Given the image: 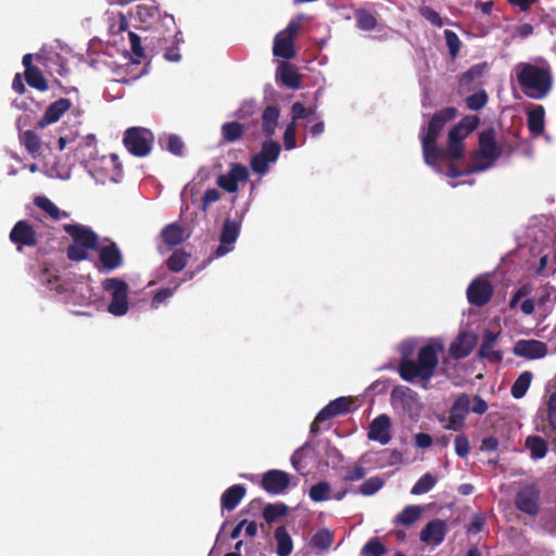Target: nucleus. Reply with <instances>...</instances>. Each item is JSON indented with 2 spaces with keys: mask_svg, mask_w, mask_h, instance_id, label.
<instances>
[{
  "mask_svg": "<svg viewBox=\"0 0 556 556\" xmlns=\"http://www.w3.org/2000/svg\"><path fill=\"white\" fill-rule=\"evenodd\" d=\"M413 346L403 343L401 346L402 358L399 364V375L407 382H413L419 379L422 382V388L428 389L431 378L434 376L435 369L439 364V353L443 351L441 343H428L421 346L417 354V361L409 358Z\"/></svg>",
  "mask_w": 556,
  "mask_h": 556,
  "instance_id": "f257e3e1",
  "label": "nucleus"
},
{
  "mask_svg": "<svg viewBox=\"0 0 556 556\" xmlns=\"http://www.w3.org/2000/svg\"><path fill=\"white\" fill-rule=\"evenodd\" d=\"M457 115V109L454 106L444 108L435 112L427 126L421 127L420 139L422 154L426 164L435 166L441 160L443 152L437 144L438 138L444 126L453 121Z\"/></svg>",
  "mask_w": 556,
  "mask_h": 556,
  "instance_id": "f03ea898",
  "label": "nucleus"
},
{
  "mask_svg": "<svg viewBox=\"0 0 556 556\" xmlns=\"http://www.w3.org/2000/svg\"><path fill=\"white\" fill-rule=\"evenodd\" d=\"M63 229L73 239L66 249L70 261H85L89 257V250H98L99 236L91 228L80 224H65Z\"/></svg>",
  "mask_w": 556,
  "mask_h": 556,
  "instance_id": "7ed1b4c3",
  "label": "nucleus"
},
{
  "mask_svg": "<svg viewBox=\"0 0 556 556\" xmlns=\"http://www.w3.org/2000/svg\"><path fill=\"white\" fill-rule=\"evenodd\" d=\"M36 62L46 70H72V67H81L89 62L83 55L64 51L59 53L52 48L42 47L36 53Z\"/></svg>",
  "mask_w": 556,
  "mask_h": 556,
  "instance_id": "20e7f679",
  "label": "nucleus"
},
{
  "mask_svg": "<svg viewBox=\"0 0 556 556\" xmlns=\"http://www.w3.org/2000/svg\"><path fill=\"white\" fill-rule=\"evenodd\" d=\"M517 80L522 92L531 99H543L552 89L551 72H518Z\"/></svg>",
  "mask_w": 556,
  "mask_h": 556,
  "instance_id": "39448f33",
  "label": "nucleus"
},
{
  "mask_svg": "<svg viewBox=\"0 0 556 556\" xmlns=\"http://www.w3.org/2000/svg\"><path fill=\"white\" fill-rule=\"evenodd\" d=\"M154 142L153 132L144 127H129L123 136V144L134 156L144 157L150 154Z\"/></svg>",
  "mask_w": 556,
  "mask_h": 556,
  "instance_id": "423d86ee",
  "label": "nucleus"
},
{
  "mask_svg": "<svg viewBox=\"0 0 556 556\" xmlns=\"http://www.w3.org/2000/svg\"><path fill=\"white\" fill-rule=\"evenodd\" d=\"M104 291L109 292L112 301L108 311L114 316H123L128 312V285L121 278H106L102 282Z\"/></svg>",
  "mask_w": 556,
  "mask_h": 556,
  "instance_id": "0eeeda50",
  "label": "nucleus"
},
{
  "mask_svg": "<svg viewBox=\"0 0 556 556\" xmlns=\"http://www.w3.org/2000/svg\"><path fill=\"white\" fill-rule=\"evenodd\" d=\"M301 23L291 21L274 39L273 53L275 56L290 60L295 55L294 40L300 31Z\"/></svg>",
  "mask_w": 556,
  "mask_h": 556,
  "instance_id": "6e6552de",
  "label": "nucleus"
},
{
  "mask_svg": "<svg viewBox=\"0 0 556 556\" xmlns=\"http://www.w3.org/2000/svg\"><path fill=\"white\" fill-rule=\"evenodd\" d=\"M281 152L278 141L267 140L262 143L261 151L251 157V169L258 174L265 175L268 172L269 163H275Z\"/></svg>",
  "mask_w": 556,
  "mask_h": 556,
  "instance_id": "1a4fd4ad",
  "label": "nucleus"
},
{
  "mask_svg": "<svg viewBox=\"0 0 556 556\" xmlns=\"http://www.w3.org/2000/svg\"><path fill=\"white\" fill-rule=\"evenodd\" d=\"M540 489L533 483L527 484L517 492L515 506L518 510L534 517L540 511Z\"/></svg>",
  "mask_w": 556,
  "mask_h": 556,
  "instance_id": "9d476101",
  "label": "nucleus"
},
{
  "mask_svg": "<svg viewBox=\"0 0 556 556\" xmlns=\"http://www.w3.org/2000/svg\"><path fill=\"white\" fill-rule=\"evenodd\" d=\"M471 399L467 393H460L454 400L445 429L460 431L465 427V420L470 412Z\"/></svg>",
  "mask_w": 556,
  "mask_h": 556,
  "instance_id": "9b49d317",
  "label": "nucleus"
},
{
  "mask_svg": "<svg viewBox=\"0 0 556 556\" xmlns=\"http://www.w3.org/2000/svg\"><path fill=\"white\" fill-rule=\"evenodd\" d=\"M494 293L492 283L484 278L473 279L466 291L468 302L475 306H484Z\"/></svg>",
  "mask_w": 556,
  "mask_h": 556,
  "instance_id": "f8f14e48",
  "label": "nucleus"
},
{
  "mask_svg": "<svg viewBox=\"0 0 556 556\" xmlns=\"http://www.w3.org/2000/svg\"><path fill=\"white\" fill-rule=\"evenodd\" d=\"M261 485L268 494H282L290 485V477L286 471L270 469L263 475Z\"/></svg>",
  "mask_w": 556,
  "mask_h": 556,
  "instance_id": "ddd939ff",
  "label": "nucleus"
},
{
  "mask_svg": "<svg viewBox=\"0 0 556 556\" xmlns=\"http://www.w3.org/2000/svg\"><path fill=\"white\" fill-rule=\"evenodd\" d=\"M479 152L482 159L490 164L494 163L503 153L496 143V132L493 127L482 130L479 134Z\"/></svg>",
  "mask_w": 556,
  "mask_h": 556,
  "instance_id": "4468645a",
  "label": "nucleus"
},
{
  "mask_svg": "<svg viewBox=\"0 0 556 556\" xmlns=\"http://www.w3.org/2000/svg\"><path fill=\"white\" fill-rule=\"evenodd\" d=\"M10 240L16 244L21 252L23 247H35L38 242L37 233L27 220H18L10 232Z\"/></svg>",
  "mask_w": 556,
  "mask_h": 556,
  "instance_id": "2eb2a0df",
  "label": "nucleus"
},
{
  "mask_svg": "<svg viewBox=\"0 0 556 556\" xmlns=\"http://www.w3.org/2000/svg\"><path fill=\"white\" fill-rule=\"evenodd\" d=\"M447 533V525L444 520L435 518L430 520L420 531L419 539L431 546L440 545Z\"/></svg>",
  "mask_w": 556,
  "mask_h": 556,
  "instance_id": "dca6fc26",
  "label": "nucleus"
},
{
  "mask_svg": "<svg viewBox=\"0 0 556 556\" xmlns=\"http://www.w3.org/2000/svg\"><path fill=\"white\" fill-rule=\"evenodd\" d=\"M546 343L539 340H518L513 349V353L519 357L528 359H540L547 354Z\"/></svg>",
  "mask_w": 556,
  "mask_h": 556,
  "instance_id": "f3484780",
  "label": "nucleus"
},
{
  "mask_svg": "<svg viewBox=\"0 0 556 556\" xmlns=\"http://www.w3.org/2000/svg\"><path fill=\"white\" fill-rule=\"evenodd\" d=\"M240 225L230 218H227L222 228L219 237V245L215 250V256L220 257L233 249V243L238 239Z\"/></svg>",
  "mask_w": 556,
  "mask_h": 556,
  "instance_id": "a211bd4d",
  "label": "nucleus"
},
{
  "mask_svg": "<svg viewBox=\"0 0 556 556\" xmlns=\"http://www.w3.org/2000/svg\"><path fill=\"white\" fill-rule=\"evenodd\" d=\"M391 426L390 417L386 414H381L370 422L367 438L371 441H377L380 444L386 445L392 439Z\"/></svg>",
  "mask_w": 556,
  "mask_h": 556,
  "instance_id": "6ab92c4d",
  "label": "nucleus"
},
{
  "mask_svg": "<svg viewBox=\"0 0 556 556\" xmlns=\"http://www.w3.org/2000/svg\"><path fill=\"white\" fill-rule=\"evenodd\" d=\"M99 262L102 271H112L123 265V254L115 242L108 245L98 247Z\"/></svg>",
  "mask_w": 556,
  "mask_h": 556,
  "instance_id": "aec40b11",
  "label": "nucleus"
},
{
  "mask_svg": "<svg viewBox=\"0 0 556 556\" xmlns=\"http://www.w3.org/2000/svg\"><path fill=\"white\" fill-rule=\"evenodd\" d=\"M72 103L68 99L61 98L52 102L45 111L42 117L37 122L39 128H45L50 124L58 122L62 115L68 111Z\"/></svg>",
  "mask_w": 556,
  "mask_h": 556,
  "instance_id": "412c9836",
  "label": "nucleus"
},
{
  "mask_svg": "<svg viewBox=\"0 0 556 556\" xmlns=\"http://www.w3.org/2000/svg\"><path fill=\"white\" fill-rule=\"evenodd\" d=\"M480 119L476 115H467L463 117L450 129V139L453 141L464 142V140L478 127Z\"/></svg>",
  "mask_w": 556,
  "mask_h": 556,
  "instance_id": "4be33fe9",
  "label": "nucleus"
},
{
  "mask_svg": "<svg viewBox=\"0 0 556 556\" xmlns=\"http://www.w3.org/2000/svg\"><path fill=\"white\" fill-rule=\"evenodd\" d=\"M496 341L497 334L486 330L483 333L482 343L478 351L479 356L494 364L501 363L503 361V355L500 351L494 350Z\"/></svg>",
  "mask_w": 556,
  "mask_h": 556,
  "instance_id": "5701e85b",
  "label": "nucleus"
},
{
  "mask_svg": "<svg viewBox=\"0 0 556 556\" xmlns=\"http://www.w3.org/2000/svg\"><path fill=\"white\" fill-rule=\"evenodd\" d=\"M247 489L242 484H233L226 489L220 496L223 510L232 511L245 496Z\"/></svg>",
  "mask_w": 556,
  "mask_h": 556,
  "instance_id": "b1692460",
  "label": "nucleus"
},
{
  "mask_svg": "<svg viewBox=\"0 0 556 556\" xmlns=\"http://www.w3.org/2000/svg\"><path fill=\"white\" fill-rule=\"evenodd\" d=\"M247 126L237 122H226L220 127V144H229L241 140L245 134Z\"/></svg>",
  "mask_w": 556,
  "mask_h": 556,
  "instance_id": "393cba45",
  "label": "nucleus"
},
{
  "mask_svg": "<svg viewBox=\"0 0 556 556\" xmlns=\"http://www.w3.org/2000/svg\"><path fill=\"white\" fill-rule=\"evenodd\" d=\"M280 116V110L277 105H267L262 113V132L266 138H271L275 135L278 119Z\"/></svg>",
  "mask_w": 556,
  "mask_h": 556,
  "instance_id": "a878e982",
  "label": "nucleus"
},
{
  "mask_svg": "<svg viewBox=\"0 0 556 556\" xmlns=\"http://www.w3.org/2000/svg\"><path fill=\"white\" fill-rule=\"evenodd\" d=\"M475 341L476 338L465 332L460 333L450 346L451 355L456 359L467 357L473 350Z\"/></svg>",
  "mask_w": 556,
  "mask_h": 556,
  "instance_id": "bb28decb",
  "label": "nucleus"
},
{
  "mask_svg": "<svg viewBox=\"0 0 556 556\" xmlns=\"http://www.w3.org/2000/svg\"><path fill=\"white\" fill-rule=\"evenodd\" d=\"M545 109L543 105H535L527 112L528 128L532 137L536 138L544 131Z\"/></svg>",
  "mask_w": 556,
  "mask_h": 556,
  "instance_id": "cd10ccee",
  "label": "nucleus"
},
{
  "mask_svg": "<svg viewBox=\"0 0 556 556\" xmlns=\"http://www.w3.org/2000/svg\"><path fill=\"white\" fill-rule=\"evenodd\" d=\"M161 238L168 247L179 245L185 241V229L177 223L168 224L162 229Z\"/></svg>",
  "mask_w": 556,
  "mask_h": 556,
  "instance_id": "c85d7f7f",
  "label": "nucleus"
},
{
  "mask_svg": "<svg viewBox=\"0 0 556 556\" xmlns=\"http://www.w3.org/2000/svg\"><path fill=\"white\" fill-rule=\"evenodd\" d=\"M274 536L277 542L278 556H289L293 549V542L286 527H277Z\"/></svg>",
  "mask_w": 556,
  "mask_h": 556,
  "instance_id": "c756f323",
  "label": "nucleus"
},
{
  "mask_svg": "<svg viewBox=\"0 0 556 556\" xmlns=\"http://www.w3.org/2000/svg\"><path fill=\"white\" fill-rule=\"evenodd\" d=\"M20 141L31 154L33 157H37L41 153V139L34 130H26L20 135Z\"/></svg>",
  "mask_w": 556,
  "mask_h": 556,
  "instance_id": "7c9ffc66",
  "label": "nucleus"
},
{
  "mask_svg": "<svg viewBox=\"0 0 556 556\" xmlns=\"http://www.w3.org/2000/svg\"><path fill=\"white\" fill-rule=\"evenodd\" d=\"M526 447L530 451L533 459H541L548 451L547 442L539 435H530L526 439Z\"/></svg>",
  "mask_w": 556,
  "mask_h": 556,
  "instance_id": "2f4dec72",
  "label": "nucleus"
},
{
  "mask_svg": "<svg viewBox=\"0 0 556 556\" xmlns=\"http://www.w3.org/2000/svg\"><path fill=\"white\" fill-rule=\"evenodd\" d=\"M532 377H533L532 372L528 371V370L521 372L517 377V379L515 380V382L513 383L511 389H510V393H511L513 397L519 400L526 395V393L531 384Z\"/></svg>",
  "mask_w": 556,
  "mask_h": 556,
  "instance_id": "473e14b6",
  "label": "nucleus"
},
{
  "mask_svg": "<svg viewBox=\"0 0 556 556\" xmlns=\"http://www.w3.org/2000/svg\"><path fill=\"white\" fill-rule=\"evenodd\" d=\"M35 204L45 211L54 220L68 217L67 212L61 211L51 200L46 197H37L35 199Z\"/></svg>",
  "mask_w": 556,
  "mask_h": 556,
  "instance_id": "72a5a7b5",
  "label": "nucleus"
},
{
  "mask_svg": "<svg viewBox=\"0 0 556 556\" xmlns=\"http://www.w3.org/2000/svg\"><path fill=\"white\" fill-rule=\"evenodd\" d=\"M189 258L190 254L187 253L184 249L175 250L166 261L168 270L173 273L181 271L186 267Z\"/></svg>",
  "mask_w": 556,
  "mask_h": 556,
  "instance_id": "f704fd0d",
  "label": "nucleus"
},
{
  "mask_svg": "<svg viewBox=\"0 0 556 556\" xmlns=\"http://www.w3.org/2000/svg\"><path fill=\"white\" fill-rule=\"evenodd\" d=\"M128 39L132 54V62L135 64H140L147 58L146 49L142 46V39L138 34L134 31L128 33Z\"/></svg>",
  "mask_w": 556,
  "mask_h": 556,
  "instance_id": "c9c22d12",
  "label": "nucleus"
},
{
  "mask_svg": "<svg viewBox=\"0 0 556 556\" xmlns=\"http://www.w3.org/2000/svg\"><path fill=\"white\" fill-rule=\"evenodd\" d=\"M288 513V506L285 503L267 504L263 509V518L267 523H273Z\"/></svg>",
  "mask_w": 556,
  "mask_h": 556,
  "instance_id": "e433bc0d",
  "label": "nucleus"
},
{
  "mask_svg": "<svg viewBox=\"0 0 556 556\" xmlns=\"http://www.w3.org/2000/svg\"><path fill=\"white\" fill-rule=\"evenodd\" d=\"M421 515V508L416 505H408L404 507L400 515H397L395 519V523L403 526H412L414 522L418 520Z\"/></svg>",
  "mask_w": 556,
  "mask_h": 556,
  "instance_id": "4c0bfd02",
  "label": "nucleus"
},
{
  "mask_svg": "<svg viewBox=\"0 0 556 556\" xmlns=\"http://www.w3.org/2000/svg\"><path fill=\"white\" fill-rule=\"evenodd\" d=\"M356 25L362 30H372L377 26V18L365 9L355 12Z\"/></svg>",
  "mask_w": 556,
  "mask_h": 556,
  "instance_id": "58836bf2",
  "label": "nucleus"
},
{
  "mask_svg": "<svg viewBox=\"0 0 556 556\" xmlns=\"http://www.w3.org/2000/svg\"><path fill=\"white\" fill-rule=\"evenodd\" d=\"M437 483V479L430 472L422 475L410 490L414 495H420L429 492Z\"/></svg>",
  "mask_w": 556,
  "mask_h": 556,
  "instance_id": "ea45409f",
  "label": "nucleus"
},
{
  "mask_svg": "<svg viewBox=\"0 0 556 556\" xmlns=\"http://www.w3.org/2000/svg\"><path fill=\"white\" fill-rule=\"evenodd\" d=\"M330 491V484L326 481H320L312 485L309 489V498L316 503L327 501L329 498Z\"/></svg>",
  "mask_w": 556,
  "mask_h": 556,
  "instance_id": "a19ab883",
  "label": "nucleus"
},
{
  "mask_svg": "<svg viewBox=\"0 0 556 556\" xmlns=\"http://www.w3.org/2000/svg\"><path fill=\"white\" fill-rule=\"evenodd\" d=\"M333 542V535L328 529L318 530L312 538V545L318 549H328Z\"/></svg>",
  "mask_w": 556,
  "mask_h": 556,
  "instance_id": "79ce46f5",
  "label": "nucleus"
},
{
  "mask_svg": "<svg viewBox=\"0 0 556 556\" xmlns=\"http://www.w3.org/2000/svg\"><path fill=\"white\" fill-rule=\"evenodd\" d=\"M353 401L351 397L340 396L331 402H329V406L333 412L334 416L345 415L351 412V405Z\"/></svg>",
  "mask_w": 556,
  "mask_h": 556,
  "instance_id": "37998d69",
  "label": "nucleus"
},
{
  "mask_svg": "<svg viewBox=\"0 0 556 556\" xmlns=\"http://www.w3.org/2000/svg\"><path fill=\"white\" fill-rule=\"evenodd\" d=\"M383 484H384V482L380 477H371V478L365 480L359 485V493L365 496L372 495L376 492H378L383 486Z\"/></svg>",
  "mask_w": 556,
  "mask_h": 556,
  "instance_id": "c03bdc74",
  "label": "nucleus"
},
{
  "mask_svg": "<svg viewBox=\"0 0 556 556\" xmlns=\"http://www.w3.org/2000/svg\"><path fill=\"white\" fill-rule=\"evenodd\" d=\"M363 555L383 556L387 554V547L378 538L369 540L362 548Z\"/></svg>",
  "mask_w": 556,
  "mask_h": 556,
  "instance_id": "a18cd8bd",
  "label": "nucleus"
},
{
  "mask_svg": "<svg viewBox=\"0 0 556 556\" xmlns=\"http://www.w3.org/2000/svg\"><path fill=\"white\" fill-rule=\"evenodd\" d=\"M24 75L30 87L40 91H46L48 89V84L42 72H24Z\"/></svg>",
  "mask_w": 556,
  "mask_h": 556,
  "instance_id": "49530a36",
  "label": "nucleus"
},
{
  "mask_svg": "<svg viewBox=\"0 0 556 556\" xmlns=\"http://www.w3.org/2000/svg\"><path fill=\"white\" fill-rule=\"evenodd\" d=\"M488 102V94L484 90H479L466 98V105L472 111L481 110Z\"/></svg>",
  "mask_w": 556,
  "mask_h": 556,
  "instance_id": "de8ad7c7",
  "label": "nucleus"
},
{
  "mask_svg": "<svg viewBox=\"0 0 556 556\" xmlns=\"http://www.w3.org/2000/svg\"><path fill=\"white\" fill-rule=\"evenodd\" d=\"M444 38H445V42L448 48L451 56L453 59L456 58L457 54L459 53V50L462 47V42H460L458 35L451 29H445Z\"/></svg>",
  "mask_w": 556,
  "mask_h": 556,
  "instance_id": "09e8293b",
  "label": "nucleus"
},
{
  "mask_svg": "<svg viewBox=\"0 0 556 556\" xmlns=\"http://www.w3.org/2000/svg\"><path fill=\"white\" fill-rule=\"evenodd\" d=\"M277 79H279L286 86L292 89H299L301 87V78L299 72H276Z\"/></svg>",
  "mask_w": 556,
  "mask_h": 556,
  "instance_id": "8fccbe9b",
  "label": "nucleus"
},
{
  "mask_svg": "<svg viewBox=\"0 0 556 556\" xmlns=\"http://www.w3.org/2000/svg\"><path fill=\"white\" fill-rule=\"evenodd\" d=\"M419 13L424 18H426L428 22H430L433 26H437V27L443 26L442 17L431 7H428V5L420 7Z\"/></svg>",
  "mask_w": 556,
  "mask_h": 556,
  "instance_id": "3c124183",
  "label": "nucleus"
},
{
  "mask_svg": "<svg viewBox=\"0 0 556 556\" xmlns=\"http://www.w3.org/2000/svg\"><path fill=\"white\" fill-rule=\"evenodd\" d=\"M455 453L460 458H466L470 452L469 440L465 434H457L455 437Z\"/></svg>",
  "mask_w": 556,
  "mask_h": 556,
  "instance_id": "603ef678",
  "label": "nucleus"
},
{
  "mask_svg": "<svg viewBox=\"0 0 556 556\" xmlns=\"http://www.w3.org/2000/svg\"><path fill=\"white\" fill-rule=\"evenodd\" d=\"M217 185L229 193H235L238 191V182L233 179L229 172L225 175L218 176Z\"/></svg>",
  "mask_w": 556,
  "mask_h": 556,
  "instance_id": "864d4df0",
  "label": "nucleus"
},
{
  "mask_svg": "<svg viewBox=\"0 0 556 556\" xmlns=\"http://www.w3.org/2000/svg\"><path fill=\"white\" fill-rule=\"evenodd\" d=\"M446 154L451 160H459L463 157L464 154V142L460 141H453L447 138V148H446Z\"/></svg>",
  "mask_w": 556,
  "mask_h": 556,
  "instance_id": "5fc2aeb1",
  "label": "nucleus"
},
{
  "mask_svg": "<svg viewBox=\"0 0 556 556\" xmlns=\"http://www.w3.org/2000/svg\"><path fill=\"white\" fill-rule=\"evenodd\" d=\"M229 174L233 177V179L239 184L242 181H247L249 179V170L241 163H232L230 165Z\"/></svg>",
  "mask_w": 556,
  "mask_h": 556,
  "instance_id": "6e6d98bb",
  "label": "nucleus"
},
{
  "mask_svg": "<svg viewBox=\"0 0 556 556\" xmlns=\"http://www.w3.org/2000/svg\"><path fill=\"white\" fill-rule=\"evenodd\" d=\"M554 295V300H556V288L549 285L543 286L540 291L536 299V303L539 306H545L546 303H548Z\"/></svg>",
  "mask_w": 556,
  "mask_h": 556,
  "instance_id": "4d7b16f0",
  "label": "nucleus"
},
{
  "mask_svg": "<svg viewBox=\"0 0 556 556\" xmlns=\"http://www.w3.org/2000/svg\"><path fill=\"white\" fill-rule=\"evenodd\" d=\"M184 142L181 138L177 135H170L167 138V150L173 153L174 155L181 156L184 152Z\"/></svg>",
  "mask_w": 556,
  "mask_h": 556,
  "instance_id": "13d9d810",
  "label": "nucleus"
},
{
  "mask_svg": "<svg viewBox=\"0 0 556 556\" xmlns=\"http://www.w3.org/2000/svg\"><path fill=\"white\" fill-rule=\"evenodd\" d=\"M179 286L180 282H177L173 289L162 288L161 290H159L152 298V306L157 307L162 302L169 299Z\"/></svg>",
  "mask_w": 556,
  "mask_h": 556,
  "instance_id": "bf43d9fd",
  "label": "nucleus"
},
{
  "mask_svg": "<svg viewBox=\"0 0 556 556\" xmlns=\"http://www.w3.org/2000/svg\"><path fill=\"white\" fill-rule=\"evenodd\" d=\"M547 421L553 431L556 432V391L549 395L547 402Z\"/></svg>",
  "mask_w": 556,
  "mask_h": 556,
  "instance_id": "052dcab7",
  "label": "nucleus"
},
{
  "mask_svg": "<svg viewBox=\"0 0 556 556\" xmlns=\"http://www.w3.org/2000/svg\"><path fill=\"white\" fill-rule=\"evenodd\" d=\"M295 123L291 122L288 124L285 134H283V143L286 150H292L295 148Z\"/></svg>",
  "mask_w": 556,
  "mask_h": 556,
  "instance_id": "680f3d73",
  "label": "nucleus"
},
{
  "mask_svg": "<svg viewBox=\"0 0 556 556\" xmlns=\"http://www.w3.org/2000/svg\"><path fill=\"white\" fill-rule=\"evenodd\" d=\"M80 149L87 150V155L89 160H93L97 154V139L96 136L90 134L84 138V142L80 146Z\"/></svg>",
  "mask_w": 556,
  "mask_h": 556,
  "instance_id": "e2e57ef3",
  "label": "nucleus"
},
{
  "mask_svg": "<svg viewBox=\"0 0 556 556\" xmlns=\"http://www.w3.org/2000/svg\"><path fill=\"white\" fill-rule=\"evenodd\" d=\"M219 198H220V193L217 189H215V188L207 189L202 197L201 208L203 211H206L207 206L212 203L217 202L219 200Z\"/></svg>",
  "mask_w": 556,
  "mask_h": 556,
  "instance_id": "0e129e2a",
  "label": "nucleus"
},
{
  "mask_svg": "<svg viewBox=\"0 0 556 556\" xmlns=\"http://www.w3.org/2000/svg\"><path fill=\"white\" fill-rule=\"evenodd\" d=\"M489 408L488 403L479 395H475L471 399L470 412L477 415H483Z\"/></svg>",
  "mask_w": 556,
  "mask_h": 556,
  "instance_id": "69168bd1",
  "label": "nucleus"
},
{
  "mask_svg": "<svg viewBox=\"0 0 556 556\" xmlns=\"http://www.w3.org/2000/svg\"><path fill=\"white\" fill-rule=\"evenodd\" d=\"M366 469L363 466H355L352 469L346 470L344 475L345 481H358L365 477Z\"/></svg>",
  "mask_w": 556,
  "mask_h": 556,
  "instance_id": "338daca9",
  "label": "nucleus"
},
{
  "mask_svg": "<svg viewBox=\"0 0 556 556\" xmlns=\"http://www.w3.org/2000/svg\"><path fill=\"white\" fill-rule=\"evenodd\" d=\"M415 445L419 448L430 447L433 440L432 437L425 432H418L414 435Z\"/></svg>",
  "mask_w": 556,
  "mask_h": 556,
  "instance_id": "774afa93",
  "label": "nucleus"
}]
</instances>
